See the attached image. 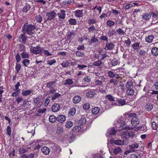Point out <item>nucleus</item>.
Returning a JSON list of instances; mask_svg holds the SVG:
<instances>
[{
	"instance_id": "obj_12",
	"label": "nucleus",
	"mask_w": 158,
	"mask_h": 158,
	"mask_svg": "<svg viewBox=\"0 0 158 158\" xmlns=\"http://www.w3.org/2000/svg\"><path fill=\"white\" fill-rule=\"evenodd\" d=\"M83 10H77L74 12L75 13V16L77 17L80 18L83 16Z\"/></svg>"
},
{
	"instance_id": "obj_26",
	"label": "nucleus",
	"mask_w": 158,
	"mask_h": 158,
	"mask_svg": "<svg viewBox=\"0 0 158 158\" xmlns=\"http://www.w3.org/2000/svg\"><path fill=\"white\" fill-rule=\"evenodd\" d=\"M154 38L153 35H149L146 38L145 40L147 42L151 43L152 42Z\"/></svg>"
},
{
	"instance_id": "obj_47",
	"label": "nucleus",
	"mask_w": 158,
	"mask_h": 158,
	"mask_svg": "<svg viewBox=\"0 0 158 158\" xmlns=\"http://www.w3.org/2000/svg\"><path fill=\"white\" fill-rule=\"evenodd\" d=\"M152 127L153 129L156 130L158 127V124L155 122H153L152 123Z\"/></svg>"
},
{
	"instance_id": "obj_39",
	"label": "nucleus",
	"mask_w": 158,
	"mask_h": 158,
	"mask_svg": "<svg viewBox=\"0 0 158 158\" xmlns=\"http://www.w3.org/2000/svg\"><path fill=\"white\" fill-rule=\"evenodd\" d=\"M102 63L101 60H98V61H95L93 63L94 66H99L101 65Z\"/></svg>"
},
{
	"instance_id": "obj_16",
	"label": "nucleus",
	"mask_w": 158,
	"mask_h": 158,
	"mask_svg": "<svg viewBox=\"0 0 158 158\" xmlns=\"http://www.w3.org/2000/svg\"><path fill=\"white\" fill-rule=\"evenodd\" d=\"M117 101L119 106H123L127 104L126 101L124 100L119 99H117Z\"/></svg>"
},
{
	"instance_id": "obj_25",
	"label": "nucleus",
	"mask_w": 158,
	"mask_h": 158,
	"mask_svg": "<svg viewBox=\"0 0 158 158\" xmlns=\"http://www.w3.org/2000/svg\"><path fill=\"white\" fill-rule=\"evenodd\" d=\"M140 44L139 42H136L133 44L131 46L134 50H138L139 48Z\"/></svg>"
},
{
	"instance_id": "obj_2",
	"label": "nucleus",
	"mask_w": 158,
	"mask_h": 158,
	"mask_svg": "<svg viewBox=\"0 0 158 158\" xmlns=\"http://www.w3.org/2000/svg\"><path fill=\"white\" fill-rule=\"evenodd\" d=\"M44 50V48L40 47L39 45L36 47L31 46L30 49V52L34 54H41Z\"/></svg>"
},
{
	"instance_id": "obj_19",
	"label": "nucleus",
	"mask_w": 158,
	"mask_h": 158,
	"mask_svg": "<svg viewBox=\"0 0 158 158\" xmlns=\"http://www.w3.org/2000/svg\"><path fill=\"white\" fill-rule=\"evenodd\" d=\"M151 18V15L150 13H144L142 16V18L144 20H148Z\"/></svg>"
},
{
	"instance_id": "obj_18",
	"label": "nucleus",
	"mask_w": 158,
	"mask_h": 158,
	"mask_svg": "<svg viewBox=\"0 0 158 158\" xmlns=\"http://www.w3.org/2000/svg\"><path fill=\"white\" fill-rule=\"evenodd\" d=\"M30 6L29 4H26L21 11V13L22 12H23V13L24 12L26 13L30 9Z\"/></svg>"
},
{
	"instance_id": "obj_14",
	"label": "nucleus",
	"mask_w": 158,
	"mask_h": 158,
	"mask_svg": "<svg viewBox=\"0 0 158 158\" xmlns=\"http://www.w3.org/2000/svg\"><path fill=\"white\" fill-rule=\"evenodd\" d=\"M57 120L58 122L62 123L65 120L66 117L63 115H60L58 116Z\"/></svg>"
},
{
	"instance_id": "obj_48",
	"label": "nucleus",
	"mask_w": 158,
	"mask_h": 158,
	"mask_svg": "<svg viewBox=\"0 0 158 158\" xmlns=\"http://www.w3.org/2000/svg\"><path fill=\"white\" fill-rule=\"evenodd\" d=\"M125 115L127 116L128 117H134L137 114L135 113H130L129 112L126 113H125Z\"/></svg>"
},
{
	"instance_id": "obj_17",
	"label": "nucleus",
	"mask_w": 158,
	"mask_h": 158,
	"mask_svg": "<svg viewBox=\"0 0 158 158\" xmlns=\"http://www.w3.org/2000/svg\"><path fill=\"white\" fill-rule=\"evenodd\" d=\"M81 100V98L80 96H75L73 98V102L74 103L79 102Z\"/></svg>"
},
{
	"instance_id": "obj_10",
	"label": "nucleus",
	"mask_w": 158,
	"mask_h": 158,
	"mask_svg": "<svg viewBox=\"0 0 158 158\" xmlns=\"http://www.w3.org/2000/svg\"><path fill=\"white\" fill-rule=\"evenodd\" d=\"M24 34H21L19 37L20 42L23 44L26 43L27 38V36H26Z\"/></svg>"
},
{
	"instance_id": "obj_32",
	"label": "nucleus",
	"mask_w": 158,
	"mask_h": 158,
	"mask_svg": "<svg viewBox=\"0 0 158 158\" xmlns=\"http://www.w3.org/2000/svg\"><path fill=\"white\" fill-rule=\"evenodd\" d=\"M32 93V91L30 90H27L23 91L22 94L23 96H28L30 94Z\"/></svg>"
},
{
	"instance_id": "obj_21",
	"label": "nucleus",
	"mask_w": 158,
	"mask_h": 158,
	"mask_svg": "<svg viewBox=\"0 0 158 158\" xmlns=\"http://www.w3.org/2000/svg\"><path fill=\"white\" fill-rule=\"evenodd\" d=\"M126 94L128 96H132L134 95V88L127 89Z\"/></svg>"
},
{
	"instance_id": "obj_62",
	"label": "nucleus",
	"mask_w": 158,
	"mask_h": 158,
	"mask_svg": "<svg viewBox=\"0 0 158 158\" xmlns=\"http://www.w3.org/2000/svg\"><path fill=\"white\" fill-rule=\"evenodd\" d=\"M131 42L130 40L129 39H128L127 40H125L124 42V44H126L127 47L130 46V45L131 44Z\"/></svg>"
},
{
	"instance_id": "obj_30",
	"label": "nucleus",
	"mask_w": 158,
	"mask_h": 158,
	"mask_svg": "<svg viewBox=\"0 0 158 158\" xmlns=\"http://www.w3.org/2000/svg\"><path fill=\"white\" fill-rule=\"evenodd\" d=\"M116 130L114 128H109L108 131V133L111 135H114L116 133Z\"/></svg>"
},
{
	"instance_id": "obj_11",
	"label": "nucleus",
	"mask_w": 158,
	"mask_h": 158,
	"mask_svg": "<svg viewBox=\"0 0 158 158\" xmlns=\"http://www.w3.org/2000/svg\"><path fill=\"white\" fill-rule=\"evenodd\" d=\"M114 47V44L111 42L108 43L107 42L106 45V48H107V49L109 50H112Z\"/></svg>"
},
{
	"instance_id": "obj_20",
	"label": "nucleus",
	"mask_w": 158,
	"mask_h": 158,
	"mask_svg": "<svg viewBox=\"0 0 158 158\" xmlns=\"http://www.w3.org/2000/svg\"><path fill=\"white\" fill-rule=\"evenodd\" d=\"M126 86L127 89L134 88L133 84L131 81H129L127 83Z\"/></svg>"
},
{
	"instance_id": "obj_44",
	"label": "nucleus",
	"mask_w": 158,
	"mask_h": 158,
	"mask_svg": "<svg viewBox=\"0 0 158 158\" xmlns=\"http://www.w3.org/2000/svg\"><path fill=\"white\" fill-rule=\"evenodd\" d=\"M138 147V144L135 143H134L129 146V148L130 149L137 148Z\"/></svg>"
},
{
	"instance_id": "obj_52",
	"label": "nucleus",
	"mask_w": 158,
	"mask_h": 158,
	"mask_svg": "<svg viewBox=\"0 0 158 158\" xmlns=\"http://www.w3.org/2000/svg\"><path fill=\"white\" fill-rule=\"evenodd\" d=\"M73 126V123L71 121H68L65 124V126L68 128H70Z\"/></svg>"
},
{
	"instance_id": "obj_33",
	"label": "nucleus",
	"mask_w": 158,
	"mask_h": 158,
	"mask_svg": "<svg viewBox=\"0 0 158 158\" xmlns=\"http://www.w3.org/2000/svg\"><path fill=\"white\" fill-rule=\"evenodd\" d=\"M76 111V110L74 108H72L70 109L69 112V115L72 116L74 115Z\"/></svg>"
},
{
	"instance_id": "obj_60",
	"label": "nucleus",
	"mask_w": 158,
	"mask_h": 158,
	"mask_svg": "<svg viewBox=\"0 0 158 158\" xmlns=\"http://www.w3.org/2000/svg\"><path fill=\"white\" fill-rule=\"evenodd\" d=\"M26 48L25 46L23 44L20 45L19 50L20 51L25 52Z\"/></svg>"
},
{
	"instance_id": "obj_55",
	"label": "nucleus",
	"mask_w": 158,
	"mask_h": 158,
	"mask_svg": "<svg viewBox=\"0 0 158 158\" xmlns=\"http://www.w3.org/2000/svg\"><path fill=\"white\" fill-rule=\"evenodd\" d=\"M90 107V104L89 103H86L84 104L83 105V108L86 110L89 109Z\"/></svg>"
},
{
	"instance_id": "obj_42",
	"label": "nucleus",
	"mask_w": 158,
	"mask_h": 158,
	"mask_svg": "<svg viewBox=\"0 0 158 158\" xmlns=\"http://www.w3.org/2000/svg\"><path fill=\"white\" fill-rule=\"evenodd\" d=\"M29 54L25 52H23V53H21V57L23 58H29Z\"/></svg>"
},
{
	"instance_id": "obj_46",
	"label": "nucleus",
	"mask_w": 158,
	"mask_h": 158,
	"mask_svg": "<svg viewBox=\"0 0 158 158\" xmlns=\"http://www.w3.org/2000/svg\"><path fill=\"white\" fill-rule=\"evenodd\" d=\"M56 63V60L54 59H53L52 60H48L47 61V64L49 65H52Z\"/></svg>"
},
{
	"instance_id": "obj_7",
	"label": "nucleus",
	"mask_w": 158,
	"mask_h": 158,
	"mask_svg": "<svg viewBox=\"0 0 158 158\" xmlns=\"http://www.w3.org/2000/svg\"><path fill=\"white\" fill-rule=\"evenodd\" d=\"M65 11L64 10H60V12L57 14L58 17L60 19H64L65 18Z\"/></svg>"
},
{
	"instance_id": "obj_61",
	"label": "nucleus",
	"mask_w": 158,
	"mask_h": 158,
	"mask_svg": "<svg viewBox=\"0 0 158 158\" xmlns=\"http://www.w3.org/2000/svg\"><path fill=\"white\" fill-rule=\"evenodd\" d=\"M98 41L97 37H95V35H94V37H93L91 39V42L93 43H95L98 42Z\"/></svg>"
},
{
	"instance_id": "obj_51",
	"label": "nucleus",
	"mask_w": 158,
	"mask_h": 158,
	"mask_svg": "<svg viewBox=\"0 0 158 158\" xmlns=\"http://www.w3.org/2000/svg\"><path fill=\"white\" fill-rule=\"evenodd\" d=\"M60 94L58 93H55L52 97V101H54L57 98H58Z\"/></svg>"
},
{
	"instance_id": "obj_34",
	"label": "nucleus",
	"mask_w": 158,
	"mask_h": 158,
	"mask_svg": "<svg viewBox=\"0 0 158 158\" xmlns=\"http://www.w3.org/2000/svg\"><path fill=\"white\" fill-rule=\"evenodd\" d=\"M70 64V63L68 60H66L64 61L62 63L60 64L63 68H66L68 67Z\"/></svg>"
},
{
	"instance_id": "obj_63",
	"label": "nucleus",
	"mask_w": 158,
	"mask_h": 158,
	"mask_svg": "<svg viewBox=\"0 0 158 158\" xmlns=\"http://www.w3.org/2000/svg\"><path fill=\"white\" fill-rule=\"evenodd\" d=\"M100 39L102 40L106 41L108 42V38L106 36L102 35L100 37Z\"/></svg>"
},
{
	"instance_id": "obj_3",
	"label": "nucleus",
	"mask_w": 158,
	"mask_h": 158,
	"mask_svg": "<svg viewBox=\"0 0 158 158\" xmlns=\"http://www.w3.org/2000/svg\"><path fill=\"white\" fill-rule=\"evenodd\" d=\"M56 16V13L53 10L46 13V16L47 18L45 22L52 21L54 19Z\"/></svg>"
},
{
	"instance_id": "obj_41",
	"label": "nucleus",
	"mask_w": 158,
	"mask_h": 158,
	"mask_svg": "<svg viewBox=\"0 0 158 158\" xmlns=\"http://www.w3.org/2000/svg\"><path fill=\"white\" fill-rule=\"evenodd\" d=\"M69 22L71 25H75L77 23L76 19H74L70 18L69 20Z\"/></svg>"
},
{
	"instance_id": "obj_28",
	"label": "nucleus",
	"mask_w": 158,
	"mask_h": 158,
	"mask_svg": "<svg viewBox=\"0 0 158 158\" xmlns=\"http://www.w3.org/2000/svg\"><path fill=\"white\" fill-rule=\"evenodd\" d=\"M118 35H124L126 34L125 31L123 30L121 28H119L116 30Z\"/></svg>"
},
{
	"instance_id": "obj_36",
	"label": "nucleus",
	"mask_w": 158,
	"mask_h": 158,
	"mask_svg": "<svg viewBox=\"0 0 158 158\" xmlns=\"http://www.w3.org/2000/svg\"><path fill=\"white\" fill-rule=\"evenodd\" d=\"M73 83L74 82L73 81V80L72 79L69 78L65 80L64 84L65 85H72Z\"/></svg>"
},
{
	"instance_id": "obj_58",
	"label": "nucleus",
	"mask_w": 158,
	"mask_h": 158,
	"mask_svg": "<svg viewBox=\"0 0 158 158\" xmlns=\"http://www.w3.org/2000/svg\"><path fill=\"white\" fill-rule=\"evenodd\" d=\"M21 68V65L19 64H17L15 67L16 73H18L19 72Z\"/></svg>"
},
{
	"instance_id": "obj_57",
	"label": "nucleus",
	"mask_w": 158,
	"mask_h": 158,
	"mask_svg": "<svg viewBox=\"0 0 158 158\" xmlns=\"http://www.w3.org/2000/svg\"><path fill=\"white\" fill-rule=\"evenodd\" d=\"M97 22L96 20L94 19H89L88 20V23L89 24H94Z\"/></svg>"
},
{
	"instance_id": "obj_9",
	"label": "nucleus",
	"mask_w": 158,
	"mask_h": 158,
	"mask_svg": "<svg viewBox=\"0 0 158 158\" xmlns=\"http://www.w3.org/2000/svg\"><path fill=\"white\" fill-rule=\"evenodd\" d=\"M42 152L45 155H48L50 151V149L46 146L42 147L41 149Z\"/></svg>"
},
{
	"instance_id": "obj_15",
	"label": "nucleus",
	"mask_w": 158,
	"mask_h": 158,
	"mask_svg": "<svg viewBox=\"0 0 158 158\" xmlns=\"http://www.w3.org/2000/svg\"><path fill=\"white\" fill-rule=\"evenodd\" d=\"M124 123V122L123 121L121 120H119L116 123H115V126L117 128L121 127L122 129V125H123Z\"/></svg>"
},
{
	"instance_id": "obj_4",
	"label": "nucleus",
	"mask_w": 158,
	"mask_h": 158,
	"mask_svg": "<svg viewBox=\"0 0 158 158\" xmlns=\"http://www.w3.org/2000/svg\"><path fill=\"white\" fill-rule=\"evenodd\" d=\"M108 76L110 78H114L116 79H119L121 77L119 75V74L112 71H108Z\"/></svg>"
},
{
	"instance_id": "obj_35",
	"label": "nucleus",
	"mask_w": 158,
	"mask_h": 158,
	"mask_svg": "<svg viewBox=\"0 0 158 158\" xmlns=\"http://www.w3.org/2000/svg\"><path fill=\"white\" fill-rule=\"evenodd\" d=\"M106 24L108 26L111 27L114 25L115 22L112 20H108L106 22Z\"/></svg>"
},
{
	"instance_id": "obj_40",
	"label": "nucleus",
	"mask_w": 158,
	"mask_h": 158,
	"mask_svg": "<svg viewBox=\"0 0 158 158\" xmlns=\"http://www.w3.org/2000/svg\"><path fill=\"white\" fill-rule=\"evenodd\" d=\"M122 149L118 147L114 150V153L115 154H117L119 153L122 152Z\"/></svg>"
},
{
	"instance_id": "obj_22",
	"label": "nucleus",
	"mask_w": 158,
	"mask_h": 158,
	"mask_svg": "<svg viewBox=\"0 0 158 158\" xmlns=\"http://www.w3.org/2000/svg\"><path fill=\"white\" fill-rule=\"evenodd\" d=\"M153 105L150 103H147L145 106L146 110L147 111H150L153 108Z\"/></svg>"
},
{
	"instance_id": "obj_6",
	"label": "nucleus",
	"mask_w": 158,
	"mask_h": 158,
	"mask_svg": "<svg viewBox=\"0 0 158 158\" xmlns=\"http://www.w3.org/2000/svg\"><path fill=\"white\" fill-rule=\"evenodd\" d=\"M33 100V104L36 107L40 108L42 105L41 103L40 102V99L39 97H37L36 98H34Z\"/></svg>"
},
{
	"instance_id": "obj_53",
	"label": "nucleus",
	"mask_w": 158,
	"mask_h": 158,
	"mask_svg": "<svg viewBox=\"0 0 158 158\" xmlns=\"http://www.w3.org/2000/svg\"><path fill=\"white\" fill-rule=\"evenodd\" d=\"M116 33V32L114 31V30H109L108 32L109 36L111 37L113 36Z\"/></svg>"
},
{
	"instance_id": "obj_43",
	"label": "nucleus",
	"mask_w": 158,
	"mask_h": 158,
	"mask_svg": "<svg viewBox=\"0 0 158 158\" xmlns=\"http://www.w3.org/2000/svg\"><path fill=\"white\" fill-rule=\"evenodd\" d=\"M122 129L127 130H131L133 129V127H130L127 126V125L125 123H124L123 125H122Z\"/></svg>"
},
{
	"instance_id": "obj_49",
	"label": "nucleus",
	"mask_w": 158,
	"mask_h": 158,
	"mask_svg": "<svg viewBox=\"0 0 158 158\" xmlns=\"http://www.w3.org/2000/svg\"><path fill=\"white\" fill-rule=\"evenodd\" d=\"M22 63L25 67H27L30 64V60L28 59H24Z\"/></svg>"
},
{
	"instance_id": "obj_27",
	"label": "nucleus",
	"mask_w": 158,
	"mask_h": 158,
	"mask_svg": "<svg viewBox=\"0 0 158 158\" xmlns=\"http://www.w3.org/2000/svg\"><path fill=\"white\" fill-rule=\"evenodd\" d=\"M114 143L115 144L119 145H123L124 143V141L120 139L115 140Z\"/></svg>"
},
{
	"instance_id": "obj_64",
	"label": "nucleus",
	"mask_w": 158,
	"mask_h": 158,
	"mask_svg": "<svg viewBox=\"0 0 158 158\" xmlns=\"http://www.w3.org/2000/svg\"><path fill=\"white\" fill-rule=\"evenodd\" d=\"M88 31L89 32H93L96 30L95 28L94 25H92L88 28Z\"/></svg>"
},
{
	"instance_id": "obj_5",
	"label": "nucleus",
	"mask_w": 158,
	"mask_h": 158,
	"mask_svg": "<svg viewBox=\"0 0 158 158\" xmlns=\"http://www.w3.org/2000/svg\"><path fill=\"white\" fill-rule=\"evenodd\" d=\"M140 120L137 115L133 117L131 120V124L133 126H136L139 124Z\"/></svg>"
},
{
	"instance_id": "obj_1",
	"label": "nucleus",
	"mask_w": 158,
	"mask_h": 158,
	"mask_svg": "<svg viewBox=\"0 0 158 158\" xmlns=\"http://www.w3.org/2000/svg\"><path fill=\"white\" fill-rule=\"evenodd\" d=\"M35 26L25 23L22 27V31L24 34L32 35L35 32Z\"/></svg>"
},
{
	"instance_id": "obj_37",
	"label": "nucleus",
	"mask_w": 158,
	"mask_h": 158,
	"mask_svg": "<svg viewBox=\"0 0 158 158\" xmlns=\"http://www.w3.org/2000/svg\"><path fill=\"white\" fill-rule=\"evenodd\" d=\"M99 111V108L97 107H95L92 110V113L95 115L97 114Z\"/></svg>"
},
{
	"instance_id": "obj_29",
	"label": "nucleus",
	"mask_w": 158,
	"mask_h": 158,
	"mask_svg": "<svg viewBox=\"0 0 158 158\" xmlns=\"http://www.w3.org/2000/svg\"><path fill=\"white\" fill-rule=\"evenodd\" d=\"M152 54L154 56L158 55V48L156 47H153L152 49Z\"/></svg>"
},
{
	"instance_id": "obj_23",
	"label": "nucleus",
	"mask_w": 158,
	"mask_h": 158,
	"mask_svg": "<svg viewBox=\"0 0 158 158\" xmlns=\"http://www.w3.org/2000/svg\"><path fill=\"white\" fill-rule=\"evenodd\" d=\"M95 94V92L94 90L91 91L86 93V96L87 97L92 98L93 97Z\"/></svg>"
},
{
	"instance_id": "obj_38",
	"label": "nucleus",
	"mask_w": 158,
	"mask_h": 158,
	"mask_svg": "<svg viewBox=\"0 0 158 158\" xmlns=\"http://www.w3.org/2000/svg\"><path fill=\"white\" fill-rule=\"evenodd\" d=\"M49 120L50 122L54 123L57 120V118L54 115H51L49 116Z\"/></svg>"
},
{
	"instance_id": "obj_50",
	"label": "nucleus",
	"mask_w": 158,
	"mask_h": 158,
	"mask_svg": "<svg viewBox=\"0 0 158 158\" xmlns=\"http://www.w3.org/2000/svg\"><path fill=\"white\" fill-rule=\"evenodd\" d=\"M76 55L77 57H81L84 56V53L83 52L77 51L76 52Z\"/></svg>"
},
{
	"instance_id": "obj_31",
	"label": "nucleus",
	"mask_w": 158,
	"mask_h": 158,
	"mask_svg": "<svg viewBox=\"0 0 158 158\" xmlns=\"http://www.w3.org/2000/svg\"><path fill=\"white\" fill-rule=\"evenodd\" d=\"M75 35V33L74 31L69 33L67 35V37L69 39H73Z\"/></svg>"
},
{
	"instance_id": "obj_8",
	"label": "nucleus",
	"mask_w": 158,
	"mask_h": 158,
	"mask_svg": "<svg viewBox=\"0 0 158 158\" xmlns=\"http://www.w3.org/2000/svg\"><path fill=\"white\" fill-rule=\"evenodd\" d=\"M60 106L59 104L55 103L52 107V111L54 112H56L60 109Z\"/></svg>"
},
{
	"instance_id": "obj_24",
	"label": "nucleus",
	"mask_w": 158,
	"mask_h": 158,
	"mask_svg": "<svg viewBox=\"0 0 158 158\" xmlns=\"http://www.w3.org/2000/svg\"><path fill=\"white\" fill-rule=\"evenodd\" d=\"M86 122V119L85 118H81L78 121V124L80 126L83 125L85 124Z\"/></svg>"
},
{
	"instance_id": "obj_54",
	"label": "nucleus",
	"mask_w": 158,
	"mask_h": 158,
	"mask_svg": "<svg viewBox=\"0 0 158 158\" xmlns=\"http://www.w3.org/2000/svg\"><path fill=\"white\" fill-rule=\"evenodd\" d=\"M118 63V61L115 59H114L111 60L110 62V64L112 66H115L117 65Z\"/></svg>"
},
{
	"instance_id": "obj_45",
	"label": "nucleus",
	"mask_w": 158,
	"mask_h": 158,
	"mask_svg": "<svg viewBox=\"0 0 158 158\" xmlns=\"http://www.w3.org/2000/svg\"><path fill=\"white\" fill-rule=\"evenodd\" d=\"M106 97L110 101H114V98L111 94L107 95Z\"/></svg>"
},
{
	"instance_id": "obj_59",
	"label": "nucleus",
	"mask_w": 158,
	"mask_h": 158,
	"mask_svg": "<svg viewBox=\"0 0 158 158\" xmlns=\"http://www.w3.org/2000/svg\"><path fill=\"white\" fill-rule=\"evenodd\" d=\"M84 81L85 82H89L91 81L90 77L89 76H86L83 78Z\"/></svg>"
},
{
	"instance_id": "obj_13",
	"label": "nucleus",
	"mask_w": 158,
	"mask_h": 158,
	"mask_svg": "<svg viewBox=\"0 0 158 158\" xmlns=\"http://www.w3.org/2000/svg\"><path fill=\"white\" fill-rule=\"evenodd\" d=\"M128 134V131H125L121 133V137L123 139H126L129 137Z\"/></svg>"
},
{
	"instance_id": "obj_56",
	"label": "nucleus",
	"mask_w": 158,
	"mask_h": 158,
	"mask_svg": "<svg viewBox=\"0 0 158 158\" xmlns=\"http://www.w3.org/2000/svg\"><path fill=\"white\" fill-rule=\"evenodd\" d=\"M42 17L39 15H37L35 17V19L36 20V21L39 23L41 22L42 20Z\"/></svg>"
}]
</instances>
